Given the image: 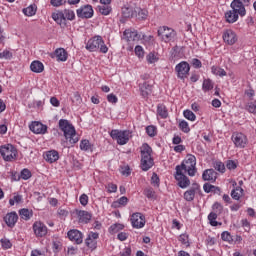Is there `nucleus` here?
Masks as SVG:
<instances>
[{
  "label": "nucleus",
  "mask_w": 256,
  "mask_h": 256,
  "mask_svg": "<svg viewBox=\"0 0 256 256\" xmlns=\"http://www.w3.org/2000/svg\"><path fill=\"white\" fill-rule=\"evenodd\" d=\"M124 37L127 41H139V39H141V34H139L137 30H125Z\"/></svg>",
  "instance_id": "nucleus-24"
},
{
  "label": "nucleus",
  "mask_w": 256,
  "mask_h": 256,
  "mask_svg": "<svg viewBox=\"0 0 256 256\" xmlns=\"http://www.w3.org/2000/svg\"><path fill=\"white\" fill-rule=\"evenodd\" d=\"M0 243H1V246L3 247V249H11V247H13L11 240H9L7 238H2L0 240Z\"/></svg>",
  "instance_id": "nucleus-43"
},
{
  "label": "nucleus",
  "mask_w": 256,
  "mask_h": 256,
  "mask_svg": "<svg viewBox=\"0 0 256 256\" xmlns=\"http://www.w3.org/2000/svg\"><path fill=\"white\" fill-rule=\"evenodd\" d=\"M202 179L204 181H212V183H214V181H217V172L213 169H207L203 172Z\"/></svg>",
  "instance_id": "nucleus-23"
},
{
  "label": "nucleus",
  "mask_w": 256,
  "mask_h": 256,
  "mask_svg": "<svg viewBox=\"0 0 256 256\" xmlns=\"http://www.w3.org/2000/svg\"><path fill=\"white\" fill-rule=\"evenodd\" d=\"M147 61H148V63H157L158 58H157V56H155V53L150 52V53L147 55Z\"/></svg>",
  "instance_id": "nucleus-58"
},
{
  "label": "nucleus",
  "mask_w": 256,
  "mask_h": 256,
  "mask_svg": "<svg viewBox=\"0 0 256 256\" xmlns=\"http://www.w3.org/2000/svg\"><path fill=\"white\" fill-rule=\"evenodd\" d=\"M86 49L90 52L99 51L100 53H107L109 48L105 45V41L101 36H94L86 43Z\"/></svg>",
  "instance_id": "nucleus-5"
},
{
  "label": "nucleus",
  "mask_w": 256,
  "mask_h": 256,
  "mask_svg": "<svg viewBox=\"0 0 256 256\" xmlns=\"http://www.w3.org/2000/svg\"><path fill=\"white\" fill-rule=\"evenodd\" d=\"M196 165L197 158L190 154L185 160H183L181 165L176 166L175 179L177 181V185L180 186L181 189H187L191 184V181L185 173H188L190 177H195V173H197Z\"/></svg>",
  "instance_id": "nucleus-1"
},
{
  "label": "nucleus",
  "mask_w": 256,
  "mask_h": 256,
  "mask_svg": "<svg viewBox=\"0 0 256 256\" xmlns=\"http://www.w3.org/2000/svg\"><path fill=\"white\" fill-rule=\"evenodd\" d=\"M79 201L83 207H86V205L89 203V196H87V194H82L79 198Z\"/></svg>",
  "instance_id": "nucleus-56"
},
{
  "label": "nucleus",
  "mask_w": 256,
  "mask_h": 256,
  "mask_svg": "<svg viewBox=\"0 0 256 256\" xmlns=\"http://www.w3.org/2000/svg\"><path fill=\"white\" fill-rule=\"evenodd\" d=\"M59 129L64 133L65 139L69 140L72 145L79 141L75 127L66 119L59 120Z\"/></svg>",
  "instance_id": "nucleus-4"
},
{
  "label": "nucleus",
  "mask_w": 256,
  "mask_h": 256,
  "mask_svg": "<svg viewBox=\"0 0 256 256\" xmlns=\"http://www.w3.org/2000/svg\"><path fill=\"white\" fill-rule=\"evenodd\" d=\"M107 101L109 103H117L118 99H117V96H115L114 94H109L107 96Z\"/></svg>",
  "instance_id": "nucleus-62"
},
{
  "label": "nucleus",
  "mask_w": 256,
  "mask_h": 256,
  "mask_svg": "<svg viewBox=\"0 0 256 256\" xmlns=\"http://www.w3.org/2000/svg\"><path fill=\"white\" fill-rule=\"evenodd\" d=\"M246 110L249 111V113H256V102H249L246 105Z\"/></svg>",
  "instance_id": "nucleus-55"
},
{
  "label": "nucleus",
  "mask_w": 256,
  "mask_h": 256,
  "mask_svg": "<svg viewBox=\"0 0 256 256\" xmlns=\"http://www.w3.org/2000/svg\"><path fill=\"white\" fill-rule=\"evenodd\" d=\"M175 71L177 73L178 79H187V75H189L191 67L189 66V63L182 61L176 65Z\"/></svg>",
  "instance_id": "nucleus-9"
},
{
  "label": "nucleus",
  "mask_w": 256,
  "mask_h": 256,
  "mask_svg": "<svg viewBox=\"0 0 256 256\" xmlns=\"http://www.w3.org/2000/svg\"><path fill=\"white\" fill-rule=\"evenodd\" d=\"M232 141L235 147L245 149V146L247 145V136H245L243 133H234L232 135Z\"/></svg>",
  "instance_id": "nucleus-11"
},
{
  "label": "nucleus",
  "mask_w": 256,
  "mask_h": 256,
  "mask_svg": "<svg viewBox=\"0 0 256 256\" xmlns=\"http://www.w3.org/2000/svg\"><path fill=\"white\" fill-rule=\"evenodd\" d=\"M157 115H159L161 119H167V117H169V113L167 112V107L163 104H158Z\"/></svg>",
  "instance_id": "nucleus-28"
},
{
  "label": "nucleus",
  "mask_w": 256,
  "mask_h": 256,
  "mask_svg": "<svg viewBox=\"0 0 256 256\" xmlns=\"http://www.w3.org/2000/svg\"><path fill=\"white\" fill-rule=\"evenodd\" d=\"M67 3V0H51L50 4L52 7H61L62 5H65Z\"/></svg>",
  "instance_id": "nucleus-54"
},
{
  "label": "nucleus",
  "mask_w": 256,
  "mask_h": 256,
  "mask_svg": "<svg viewBox=\"0 0 256 256\" xmlns=\"http://www.w3.org/2000/svg\"><path fill=\"white\" fill-rule=\"evenodd\" d=\"M185 193H201V187L199 186V184L194 183L192 184L191 188Z\"/></svg>",
  "instance_id": "nucleus-50"
},
{
  "label": "nucleus",
  "mask_w": 256,
  "mask_h": 256,
  "mask_svg": "<svg viewBox=\"0 0 256 256\" xmlns=\"http://www.w3.org/2000/svg\"><path fill=\"white\" fill-rule=\"evenodd\" d=\"M179 241H180V243H182V245H185L186 247H189V235L181 234L179 236Z\"/></svg>",
  "instance_id": "nucleus-46"
},
{
  "label": "nucleus",
  "mask_w": 256,
  "mask_h": 256,
  "mask_svg": "<svg viewBox=\"0 0 256 256\" xmlns=\"http://www.w3.org/2000/svg\"><path fill=\"white\" fill-rule=\"evenodd\" d=\"M179 129L183 131V133H189V131H191V128H189V123H187V121L182 120L179 123Z\"/></svg>",
  "instance_id": "nucleus-41"
},
{
  "label": "nucleus",
  "mask_w": 256,
  "mask_h": 256,
  "mask_svg": "<svg viewBox=\"0 0 256 256\" xmlns=\"http://www.w3.org/2000/svg\"><path fill=\"white\" fill-rule=\"evenodd\" d=\"M191 64L194 67V69H201V67H203L201 60H199L197 58H193L191 61Z\"/></svg>",
  "instance_id": "nucleus-57"
},
{
  "label": "nucleus",
  "mask_w": 256,
  "mask_h": 256,
  "mask_svg": "<svg viewBox=\"0 0 256 256\" xmlns=\"http://www.w3.org/2000/svg\"><path fill=\"white\" fill-rule=\"evenodd\" d=\"M127 203H129V199L125 196H122L121 198L112 203V207H115L116 209L119 207H125Z\"/></svg>",
  "instance_id": "nucleus-30"
},
{
  "label": "nucleus",
  "mask_w": 256,
  "mask_h": 256,
  "mask_svg": "<svg viewBox=\"0 0 256 256\" xmlns=\"http://www.w3.org/2000/svg\"><path fill=\"white\" fill-rule=\"evenodd\" d=\"M230 6L232 10L225 13V18L227 23L237 22V19H239V16L245 17L247 11L245 10V5H243V1L233 0Z\"/></svg>",
  "instance_id": "nucleus-2"
},
{
  "label": "nucleus",
  "mask_w": 256,
  "mask_h": 256,
  "mask_svg": "<svg viewBox=\"0 0 256 256\" xmlns=\"http://www.w3.org/2000/svg\"><path fill=\"white\" fill-rule=\"evenodd\" d=\"M208 221H210L212 227H217V225H219V222H217V213L211 212L208 215Z\"/></svg>",
  "instance_id": "nucleus-39"
},
{
  "label": "nucleus",
  "mask_w": 256,
  "mask_h": 256,
  "mask_svg": "<svg viewBox=\"0 0 256 256\" xmlns=\"http://www.w3.org/2000/svg\"><path fill=\"white\" fill-rule=\"evenodd\" d=\"M44 159L47 163H55L59 161V152L57 150H49L45 152Z\"/></svg>",
  "instance_id": "nucleus-20"
},
{
  "label": "nucleus",
  "mask_w": 256,
  "mask_h": 256,
  "mask_svg": "<svg viewBox=\"0 0 256 256\" xmlns=\"http://www.w3.org/2000/svg\"><path fill=\"white\" fill-rule=\"evenodd\" d=\"M18 179H24V181H27V179H31V170L24 168L20 174L17 175Z\"/></svg>",
  "instance_id": "nucleus-37"
},
{
  "label": "nucleus",
  "mask_w": 256,
  "mask_h": 256,
  "mask_svg": "<svg viewBox=\"0 0 256 256\" xmlns=\"http://www.w3.org/2000/svg\"><path fill=\"white\" fill-rule=\"evenodd\" d=\"M19 215H20L21 219H23L24 221H29V219H31V217H33V210H29L27 208H22L19 210Z\"/></svg>",
  "instance_id": "nucleus-27"
},
{
  "label": "nucleus",
  "mask_w": 256,
  "mask_h": 256,
  "mask_svg": "<svg viewBox=\"0 0 256 256\" xmlns=\"http://www.w3.org/2000/svg\"><path fill=\"white\" fill-rule=\"evenodd\" d=\"M148 15H149V11H147L145 9L138 10V19L145 20V19H147Z\"/></svg>",
  "instance_id": "nucleus-52"
},
{
  "label": "nucleus",
  "mask_w": 256,
  "mask_h": 256,
  "mask_svg": "<svg viewBox=\"0 0 256 256\" xmlns=\"http://www.w3.org/2000/svg\"><path fill=\"white\" fill-rule=\"evenodd\" d=\"M97 239H99V233L90 232L85 240L86 247L91 249V251H95L97 249Z\"/></svg>",
  "instance_id": "nucleus-12"
},
{
  "label": "nucleus",
  "mask_w": 256,
  "mask_h": 256,
  "mask_svg": "<svg viewBox=\"0 0 256 256\" xmlns=\"http://www.w3.org/2000/svg\"><path fill=\"white\" fill-rule=\"evenodd\" d=\"M79 223H89L91 221V213L85 210H76Z\"/></svg>",
  "instance_id": "nucleus-21"
},
{
  "label": "nucleus",
  "mask_w": 256,
  "mask_h": 256,
  "mask_svg": "<svg viewBox=\"0 0 256 256\" xmlns=\"http://www.w3.org/2000/svg\"><path fill=\"white\" fill-rule=\"evenodd\" d=\"M13 57V53L9 50H4L0 52V59H11Z\"/></svg>",
  "instance_id": "nucleus-53"
},
{
  "label": "nucleus",
  "mask_w": 256,
  "mask_h": 256,
  "mask_svg": "<svg viewBox=\"0 0 256 256\" xmlns=\"http://www.w3.org/2000/svg\"><path fill=\"white\" fill-rule=\"evenodd\" d=\"M211 71L213 75H217L218 77H225L227 75V72L223 68L217 66H212Z\"/></svg>",
  "instance_id": "nucleus-34"
},
{
  "label": "nucleus",
  "mask_w": 256,
  "mask_h": 256,
  "mask_svg": "<svg viewBox=\"0 0 256 256\" xmlns=\"http://www.w3.org/2000/svg\"><path fill=\"white\" fill-rule=\"evenodd\" d=\"M23 201V196L22 195H16L13 198H11L9 200V205H11V207H13V205H15V203L19 204Z\"/></svg>",
  "instance_id": "nucleus-44"
},
{
  "label": "nucleus",
  "mask_w": 256,
  "mask_h": 256,
  "mask_svg": "<svg viewBox=\"0 0 256 256\" xmlns=\"http://www.w3.org/2000/svg\"><path fill=\"white\" fill-rule=\"evenodd\" d=\"M141 153V161H140V167L142 171H149L153 165H155V162L153 161V156H151V153H153V149L149 144L144 143L140 148Z\"/></svg>",
  "instance_id": "nucleus-3"
},
{
  "label": "nucleus",
  "mask_w": 256,
  "mask_h": 256,
  "mask_svg": "<svg viewBox=\"0 0 256 256\" xmlns=\"http://www.w3.org/2000/svg\"><path fill=\"white\" fill-rule=\"evenodd\" d=\"M223 40L227 45H235L237 43V34L233 30H226L223 33Z\"/></svg>",
  "instance_id": "nucleus-18"
},
{
  "label": "nucleus",
  "mask_w": 256,
  "mask_h": 256,
  "mask_svg": "<svg viewBox=\"0 0 256 256\" xmlns=\"http://www.w3.org/2000/svg\"><path fill=\"white\" fill-rule=\"evenodd\" d=\"M176 35L177 33H175V30L170 27L161 26L158 29V37H160L161 41H164V43H169V41H173Z\"/></svg>",
  "instance_id": "nucleus-7"
},
{
  "label": "nucleus",
  "mask_w": 256,
  "mask_h": 256,
  "mask_svg": "<svg viewBox=\"0 0 256 256\" xmlns=\"http://www.w3.org/2000/svg\"><path fill=\"white\" fill-rule=\"evenodd\" d=\"M213 211H215V213L221 215V213H223V205H221V203L219 202H215L212 206Z\"/></svg>",
  "instance_id": "nucleus-51"
},
{
  "label": "nucleus",
  "mask_w": 256,
  "mask_h": 256,
  "mask_svg": "<svg viewBox=\"0 0 256 256\" xmlns=\"http://www.w3.org/2000/svg\"><path fill=\"white\" fill-rule=\"evenodd\" d=\"M0 155L3 157L4 161H13V159L17 157V149L11 144L1 146Z\"/></svg>",
  "instance_id": "nucleus-8"
},
{
  "label": "nucleus",
  "mask_w": 256,
  "mask_h": 256,
  "mask_svg": "<svg viewBox=\"0 0 256 256\" xmlns=\"http://www.w3.org/2000/svg\"><path fill=\"white\" fill-rule=\"evenodd\" d=\"M72 102L75 103V105H81V103H83V99L81 98V94H79V92H74Z\"/></svg>",
  "instance_id": "nucleus-48"
},
{
  "label": "nucleus",
  "mask_w": 256,
  "mask_h": 256,
  "mask_svg": "<svg viewBox=\"0 0 256 256\" xmlns=\"http://www.w3.org/2000/svg\"><path fill=\"white\" fill-rule=\"evenodd\" d=\"M183 115L185 119H188V121H195V119H197V116H195V113H193L191 110H185Z\"/></svg>",
  "instance_id": "nucleus-40"
},
{
  "label": "nucleus",
  "mask_w": 256,
  "mask_h": 256,
  "mask_svg": "<svg viewBox=\"0 0 256 256\" xmlns=\"http://www.w3.org/2000/svg\"><path fill=\"white\" fill-rule=\"evenodd\" d=\"M123 229H125V226L123 224H112L109 227V233H111L112 235H114V233H119V231H123Z\"/></svg>",
  "instance_id": "nucleus-32"
},
{
  "label": "nucleus",
  "mask_w": 256,
  "mask_h": 256,
  "mask_svg": "<svg viewBox=\"0 0 256 256\" xmlns=\"http://www.w3.org/2000/svg\"><path fill=\"white\" fill-rule=\"evenodd\" d=\"M98 10L101 15H109V13H111L112 11L111 6L107 4H102L101 6H98Z\"/></svg>",
  "instance_id": "nucleus-38"
},
{
  "label": "nucleus",
  "mask_w": 256,
  "mask_h": 256,
  "mask_svg": "<svg viewBox=\"0 0 256 256\" xmlns=\"http://www.w3.org/2000/svg\"><path fill=\"white\" fill-rule=\"evenodd\" d=\"M68 239L72 241V243H76V245H81L83 243V233L77 229L69 230Z\"/></svg>",
  "instance_id": "nucleus-14"
},
{
  "label": "nucleus",
  "mask_w": 256,
  "mask_h": 256,
  "mask_svg": "<svg viewBox=\"0 0 256 256\" xmlns=\"http://www.w3.org/2000/svg\"><path fill=\"white\" fill-rule=\"evenodd\" d=\"M52 19L62 27H65L67 25V22H65V14L63 13V11L52 13Z\"/></svg>",
  "instance_id": "nucleus-22"
},
{
  "label": "nucleus",
  "mask_w": 256,
  "mask_h": 256,
  "mask_svg": "<svg viewBox=\"0 0 256 256\" xmlns=\"http://www.w3.org/2000/svg\"><path fill=\"white\" fill-rule=\"evenodd\" d=\"M131 224L134 229H143L145 227V216L139 212L132 214Z\"/></svg>",
  "instance_id": "nucleus-10"
},
{
  "label": "nucleus",
  "mask_w": 256,
  "mask_h": 256,
  "mask_svg": "<svg viewBox=\"0 0 256 256\" xmlns=\"http://www.w3.org/2000/svg\"><path fill=\"white\" fill-rule=\"evenodd\" d=\"M4 221L7 227H10V229H13V227L17 225V221H19V215H17V212L7 213L4 217Z\"/></svg>",
  "instance_id": "nucleus-16"
},
{
  "label": "nucleus",
  "mask_w": 256,
  "mask_h": 256,
  "mask_svg": "<svg viewBox=\"0 0 256 256\" xmlns=\"http://www.w3.org/2000/svg\"><path fill=\"white\" fill-rule=\"evenodd\" d=\"M221 239L222 241H228V242L233 241V238L231 237V234L229 232H223L221 234Z\"/></svg>",
  "instance_id": "nucleus-60"
},
{
  "label": "nucleus",
  "mask_w": 256,
  "mask_h": 256,
  "mask_svg": "<svg viewBox=\"0 0 256 256\" xmlns=\"http://www.w3.org/2000/svg\"><path fill=\"white\" fill-rule=\"evenodd\" d=\"M77 17L80 19H91L93 17V6L86 5L83 8H80L76 11Z\"/></svg>",
  "instance_id": "nucleus-13"
},
{
  "label": "nucleus",
  "mask_w": 256,
  "mask_h": 256,
  "mask_svg": "<svg viewBox=\"0 0 256 256\" xmlns=\"http://www.w3.org/2000/svg\"><path fill=\"white\" fill-rule=\"evenodd\" d=\"M109 193H117V186L115 184H108Z\"/></svg>",
  "instance_id": "nucleus-63"
},
{
  "label": "nucleus",
  "mask_w": 256,
  "mask_h": 256,
  "mask_svg": "<svg viewBox=\"0 0 256 256\" xmlns=\"http://www.w3.org/2000/svg\"><path fill=\"white\" fill-rule=\"evenodd\" d=\"M140 95L143 99H149V95L153 93V86L149 82H144L139 85Z\"/></svg>",
  "instance_id": "nucleus-17"
},
{
  "label": "nucleus",
  "mask_w": 256,
  "mask_h": 256,
  "mask_svg": "<svg viewBox=\"0 0 256 256\" xmlns=\"http://www.w3.org/2000/svg\"><path fill=\"white\" fill-rule=\"evenodd\" d=\"M205 193H221V188L213 186L212 184L205 183L203 186Z\"/></svg>",
  "instance_id": "nucleus-29"
},
{
  "label": "nucleus",
  "mask_w": 256,
  "mask_h": 256,
  "mask_svg": "<svg viewBox=\"0 0 256 256\" xmlns=\"http://www.w3.org/2000/svg\"><path fill=\"white\" fill-rule=\"evenodd\" d=\"M33 231L36 237H45L47 235V226L41 222H35L33 224Z\"/></svg>",
  "instance_id": "nucleus-19"
},
{
  "label": "nucleus",
  "mask_w": 256,
  "mask_h": 256,
  "mask_svg": "<svg viewBox=\"0 0 256 256\" xmlns=\"http://www.w3.org/2000/svg\"><path fill=\"white\" fill-rule=\"evenodd\" d=\"M122 15L123 17L129 18V17H133L134 15V11H133V7H131V5L126 4L122 7Z\"/></svg>",
  "instance_id": "nucleus-31"
},
{
  "label": "nucleus",
  "mask_w": 256,
  "mask_h": 256,
  "mask_svg": "<svg viewBox=\"0 0 256 256\" xmlns=\"http://www.w3.org/2000/svg\"><path fill=\"white\" fill-rule=\"evenodd\" d=\"M214 169L219 171V173H225V164L221 161H217L214 163Z\"/></svg>",
  "instance_id": "nucleus-42"
},
{
  "label": "nucleus",
  "mask_w": 256,
  "mask_h": 256,
  "mask_svg": "<svg viewBox=\"0 0 256 256\" xmlns=\"http://www.w3.org/2000/svg\"><path fill=\"white\" fill-rule=\"evenodd\" d=\"M30 69L33 73H43L45 66L40 61H33L30 65Z\"/></svg>",
  "instance_id": "nucleus-25"
},
{
  "label": "nucleus",
  "mask_w": 256,
  "mask_h": 256,
  "mask_svg": "<svg viewBox=\"0 0 256 256\" xmlns=\"http://www.w3.org/2000/svg\"><path fill=\"white\" fill-rule=\"evenodd\" d=\"M135 53L137 57H144L145 55V51H143V47H141L140 45L135 47Z\"/></svg>",
  "instance_id": "nucleus-61"
},
{
  "label": "nucleus",
  "mask_w": 256,
  "mask_h": 256,
  "mask_svg": "<svg viewBox=\"0 0 256 256\" xmlns=\"http://www.w3.org/2000/svg\"><path fill=\"white\" fill-rule=\"evenodd\" d=\"M23 13L26 15V17H33V15L37 13V8L33 5H30L23 9Z\"/></svg>",
  "instance_id": "nucleus-33"
},
{
  "label": "nucleus",
  "mask_w": 256,
  "mask_h": 256,
  "mask_svg": "<svg viewBox=\"0 0 256 256\" xmlns=\"http://www.w3.org/2000/svg\"><path fill=\"white\" fill-rule=\"evenodd\" d=\"M121 256H131V248L126 247L122 252H120Z\"/></svg>",
  "instance_id": "nucleus-64"
},
{
  "label": "nucleus",
  "mask_w": 256,
  "mask_h": 256,
  "mask_svg": "<svg viewBox=\"0 0 256 256\" xmlns=\"http://www.w3.org/2000/svg\"><path fill=\"white\" fill-rule=\"evenodd\" d=\"M29 128L30 131H32V133H36V135H45V133H47V125H44L41 122H32Z\"/></svg>",
  "instance_id": "nucleus-15"
},
{
  "label": "nucleus",
  "mask_w": 256,
  "mask_h": 256,
  "mask_svg": "<svg viewBox=\"0 0 256 256\" xmlns=\"http://www.w3.org/2000/svg\"><path fill=\"white\" fill-rule=\"evenodd\" d=\"M55 56L57 58V61L64 62V61H67L68 54L64 48H57L55 50Z\"/></svg>",
  "instance_id": "nucleus-26"
},
{
  "label": "nucleus",
  "mask_w": 256,
  "mask_h": 256,
  "mask_svg": "<svg viewBox=\"0 0 256 256\" xmlns=\"http://www.w3.org/2000/svg\"><path fill=\"white\" fill-rule=\"evenodd\" d=\"M80 149L82 151H89V149H91V143L89 140H82L80 143Z\"/></svg>",
  "instance_id": "nucleus-45"
},
{
  "label": "nucleus",
  "mask_w": 256,
  "mask_h": 256,
  "mask_svg": "<svg viewBox=\"0 0 256 256\" xmlns=\"http://www.w3.org/2000/svg\"><path fill=\"white\" fill-rule=\"evenodd\" d=\"M63 14H64V18H65V23H67V20L73 21L75 19V12L73 10L65 9L63 11Z\"/></svg>",
  "instance_id": "nucleus-35"
},
{
  "label": "nucleus",
  "mask_w": 256,
  "mask_h": 256,
  "mask_svg": "<svg viewBox=\"0 0 256 256\" xmlns=\"http://www.w3.org/2000/svg\"><path fill=\"white\" fill-rule=\"evenodd\" d=\"M213 89V81L211 79H204L202 84V90L204 93H207V91H211Z\"/></svg>",
  "instance_id": "nucleus-36"
},
{
  "label": "nucleus",
  "mask_w": 256,
  "mask_h": 256,
  "mask_svg": "<svg viewBox=\"0 0 256 256\" xmlns=\"http://www.w3.org/2000/svg\"><path fill=\"white\" fill-rule=\"evenodd\" d=\"M146 133L149 137H155L157 135V128L155 126L146 127Z\"/></svg>",
  "instance_id": "nucleus-47"
},
{
  "label": "nucleus",
  "mask_w": 256,
  "mask_h": 256,
  "mask_svg": "<svg viewBox=\"0 0 256 256\" xmlns=\"http://www.w3.org/2000/svg\"><path fill=\"white\" fill-rule=\"evenodd\" d=\"M226 167H227V169L232 171L234 169H237V163L234 160H228L226 163Z\"/></svg>",
  "instance_id": "nucleus-59"
},
{
  "label": "nucleus",
  "mask_w": 256,
  "mask_h": 256,
  "mask_svg": "<svg viewBox=\"0 0 256 256\" xmlns=\"http://www.w3.org/2000/svg\"><path fill=\"white\" fill-rule=\"evenodd\" d=\"M243 187L242 186H239L238 184H237V182H235V181H232V190H231V193H237V192H239V193H243Z\"/></svg>",
  "instance_id": "nucleus-49"
},
{
  "label": "nucleus",
  "mask_w": 256,
  "mask_h": 256,
  "mask_svg": "<svg viewBox=\"0 0 256 256\" xmlns=\"http://www.w3.org/2000/svg\"><path fill=\"white\" fill-rule=\"evenodd\" d=\"M110 137L117 141L118 145H127L131 137V132L129 130H111Z\"/></svg>",
  "instance_id": "nucleus-6"
}]
</instances>
